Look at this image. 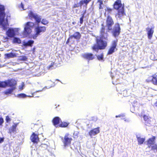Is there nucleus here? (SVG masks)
Here are the masks:
<instances>
[{
    "instance_id": "obj_42",
    "label": "nucleus",
    "mask_w": 157,
    "mask_h": 157,
    "mask_svg": "<svg viewBox=\"0 0 157 157\" xmlns=\"http://www.w3.org/2000/svg\"><path fill=\"white\" fill-rule=\"evenodd\" d=\"M6 121L8 122L10 121V119L9 117L7 116L6 117Z\"/></svg>"
},
{
    "instance_id": "obj_29",
    "label": "nucleus",
    "mask_w": 157,
    "mask_h": 157,
    "mask_svg": "<svg viewBox=\"0 0 157 157\" xmlns=\"http://www.w3.org/2000/svg\"><path fill=\"white\" fill-rule=\"evenodd\" d=\"M137 140L139 144H142L144 141V139L140 137H137Z\"/></svg>"
},
{
    "instance_id": "obj_32",
    "label": "nucleus",
    "mask_w": 157,
    "mask_h": 157,
    "mask_svg": "<svg viewBox=\"0 0 157 157\" xmlns=\"http://www.w3.org/2000/svg\"><path fill=\"white\" fill-rule=\"evenodd\" d=\"M41 23L44 25H46L48 23V22L47 20L43 19L42 20Z\"/></svg>"
},
{
    "instance_id": "obj_47",
    "label": "nucleus",
    "mask_w": 157,
    "mask_h": 157,
    "mask_svg": "<svg viewBox=\"0 0 157 157\" xmlns=\"http://www.w3.org/2000/svg\"><path fill=\"white\" fill-rule=\"evenodd\" d=\"M4 138H0V143H1L4 141Z\"/></svg>"
},
{
    "instance_id": "obj_25",
    "label": "nucleus",
    "mask_w": 157,
    "mask_h": 157,
    "mask_svg": "<svg viewBox=\"0 0 157 157\" xmlns=\"http://www.w3.org/2000/svg\"><path fill=\"white\" fill-rule=\"evenodd\" d=\"M21 40L20 38L17 37H14L13 40V43H14L20 44L21 43Z\"/></svg>"
},
{
    "instance_id": "obj_26",
    "label": "nucleus",
    "mask_w": 157,
    "mask_h": 157,
    "mask_svg": "<svg viewBox=\"0 0 157 157\" xmlns=\"http://www.w3.org/2000/svg\"><path fill=\"white\" fill-rule=\"evenodd\" d=\"M69 124V123L66 122H62L61 123L59 124V126L62 127H67Z\"/></svg>"
},
{
    "instance_id": "obj_6",
    "label": "nucleus",
    "mask_w": 157,
    "mask_h": 157,
    "mask_svg": "<svg viewBox=\"0 0 157 157\" xmlns=\"http://www.w3.org/2000/svg\"><path fill=\"white\" fill-rule=\"evenodd\" d=\"M17 84L16 81L14 80H11L4 82H0V87H5L6 86H9L12 88L15 87Z\"/></svg>"
},
{
    "instance_id": "obj_2",
    "label": "nucleus",
    "mask_w": 157,
    "mask_h": 157,
    "mask_svg": "<svg viewBox=\"0 0 157 157\" xmlns=\"http://www.w3.org/2000/svg\"><path fill=\"white\" fill-rule=\"evenodd\" d=\"M4 7L0 5V27L5 29L8 26L7 20L5 19V14L4 12Z\"/></svg>"
},
{
    "instance_id": "obj_10",
    "label": "nucleus",
    "mask_w": 157,
    "mask_h": 157,
    "mask_svg": "<svg viewBox=\"0 0 157 157\" xmlns=\"http://www.w3.org/2000/svg\"><path fill=\"white\" fill-rule=\"evenodd\" d=\"M120 28L119 24H115L113 31V35L115 37L118 36L120 34Z\"/></svg>"
},
{
    "instance_id": "obj_5",
    "label": "nucleus",
    "mask_w": 157,
    "mask_h": 157,
    "mask_svg": "<svg viewBox=\"0 0 157 157\" xmlns=\"http://www.w3.org/2000/svg\"><path fill=\"white\" fill-rule=\"evenodd\" d=\"M46 30V27L45 26H39L36 27L35 31L36 34L32 36L33 39H35L39 35L41 34L42 33H44Z\"/></svg>"
},
{
    "instance_id": "obj_52",
    "label": "nucleus",
    "mask_w": 157,
    "mask_h": 157,
    "mask_svg": "<svg viewBox=\"0 0 157 157\" xmlns=\"http://www.w3.org/2000/svg\"><path fill=\"white\" fill-rule=\"evenodd\" d=\"M154 106H157V101L155 103Z\"/></svg>"
},
{
    "instance_id": "obj_35",
    "label": "nucleus",
    "mask_w": 157,
    "mask_h": 157,
    "mask_svg": "<svg viewBox=\"0 0 157 157\" xmlns=\"http://www.w3.org/2000/svg\"><path fill=\"white\" fill-rule=\"evenodd\" d=\"M25 86L24 83V82H22L21 85L19 86V89L21 90H23Z\"/></svg>"
},
{
    "instance_id": "obj_48",
    "label": "nucleus",
    "mask_w": 157,
    "mask_h": 157,
    "mask_svg": "<svg viewBox=\"0 0 157 157\" xmlns=\"http://www.w3.org/2000/svg\"><path fill=\"white\" fill-rule=\"evenodd\" d=\"M85 1L84 0V1H81L80 2V3L81 5H82L83 4H85L84 3Z\"/></svg>"
},
{
    "instance_id": "obj_24",
    "label": "nucleus",
    "mask_w": 157,
    "mask_h": 157,
    "mask_svg": "<svg viewBox=\"0 0 157 157\" xmlns=\"http://www.w3.org/2000/svg\"><path fill=\"white\" fill-rule=\"evenodd\" d=\"M15 89V87H13L9 89L4 92V93L6 94H11L13 91Z\"/></svg>"
},
{
    "instance_id": "obj_12",
    "label": "nucleus",
    "mask_w": 157,
    "mask_h": 157,
    "mask_svg": "<svg viewBox=\"0 0 157 157\" xmlns=\"http://www.w3.org/2000/svg\"><path fill=\"white\" fill-rule=\"evenodd\" d=\"M117 40H114L113 42L112 45L109 50L108 54H111L113 52L117 51V49L116 48Z\"/></svg>"
},
{
    "instance_id": "obj_34",
    "label": "nucleus",
    "mask_w": 157,
    "mask_h": 157,
    "mask_svg": "<svg viewBox=\"0 0 157 157\" xmlns=\"http://www.w3.org/2000/svg\"><path fill=\"white\" fill-rule=\"evenodd\" d=\"M150 58L151 60H155L157 59V57L155 56V55L153 54H151L150 57Z\"/></svg>"
},
{
    "instance_id": "obj_28",
    "label": "nucleus",
    "mask_w": 157,
    "mask_h": 157,
    "mask_svg": "<svg viewBox=\"0 0 157 157\" xmlns=\"http://www.w3.org/2000/svg\"><path fill=\"white\" fill-rule=\"evenodd\" d=\"M154 78V75L152 76H150L146 79V81L147 82H152L153 83V80Z\"/></svg>"
},
{
    "instance_id": "obj_55",
    "label": "nucleus",
    "mask_w": 157,
    "mask_h": 157,
    "mask_svg": "<svg viewBox=\"0 0 157 157\" xmlns=\"http://www.w3.org/2000/svg\"><path fill=\"white\" fill-rule=\"evenodd\" d=\"M51 86L48 87V88H51Z\"/></svg>"
},
{
    "instance_id": "obj_40",
    "label": "nucleus",
    "mask_w": 157,
    "mask_h": 157,
    "mask_svg": "<svg viewBox=\"0 0 157 157\" xmlns=\"http://www.w3.org/2000/svg\"><path fill=\"white\" fill-rule=\"evenodd\" d=\"M8 38L7 37H3V41L4 42H6V41H7L8 40Z\"/></svg>"
},
{
    "instance_id": "obj_7",
    "label": "nucleus",
    "mask_w": 157,
    "mask_h": 157,
    "mask_svg": "<svg viewBox=\"0 0 157 157\" xmlns=\"http://www.w3.org/2000/svg\"><path fill=\"white\" fill-rule=\"evenodd\" d=\"M17 52H19L20 53H21L20 51L13 50L10 53L5 54L4 55L5 58V59H9L17 57L18 55V53Z\"/></svg>"
},
{
    "instance_id": "obj_46",
    "label": "nucleus",
    "mask_w": 157,
    "mask_h": 157,
    "mask_svg": "<svg viewBox=\"0 0 157 157\" xmlns=\"http://www.w3.org/2000/svg\"><path fill=\"white\" fill-rule=\"evenodd\" d=\"M127 92V91L126 90H125L123 91V94L124 96H127L126 94H126Z\"/></svg>"
},
{
    "instance_id": "obj_43",
    "label": "nucleus",
    "mask_w": 157,
    "mask_h": 157,
    "mask_svg": "<svg viewBox=\"0 0 157 157\" xmlns=\"http://www.w3.org/2000/svg\"><path fill=\"white\" fill-rule=\"evenodd\" d=\"M125 116V115L124 114H120L118 115H117L116 116V117H124Z\"/></svg>"
},
{
    "instance_id": "obj_38",
    "label": "nucleus",
    "mask_w": 157,
    "mask_h": 157,
    "mask_svg": "<svg viewBox=\"0 0 157 157\" xmlns=\"http://www.w3.org/2000/svg\"><path fill=\"white\" fill-rule=\"evenodd\" d=\"M105 10L106 11H108L109 13H110L112 11V9L110 8L107 7L106 9H105Z\"/></svg>"
},
{
    "instance_id": "obj_1",
    "label": "nucleus",
    "mask_w": 157,
    "mask_h": 157,
    "mask_svg": "<svg viewBox=\"0 0 157 157\" xmlns=\"http://www.w3.org/2000/svg\"><path fill=\"white\" fill-rule=\"evenodd\" d=\"M107 34L105 32V29L102 25V28L101 31V35L100 38L98 37L97 38V42L98 46L94 45L93 47L94 50L98 52V49H104L107 45V42L103 41V39L107 40Z\"/></svg>"
},
{
    "instance_id": "obj_21",
    "label": "nucleus",
    "mask_w": 157,
    "mask_h": 157,
    "mask_svg": "<svg viewBox=\"0 0 157 157\" xmlns=\"http://www.w3.org/2000/svg\"><path fill=\"white\" fill-rule=\"evenodd\" d=\"M34 41L30 40L28 41H24L23 42V44L24 46H31L34 43Z\"/></svg>"
},
{
    "instance_id": "obj_49",
    "label": "nucleus",
    "mask_w": 157,
    "mask_h": 157,
    "mask_svg": "<svg viewBox=\"0 0 157 157\" xmlns=\"http://www.w3.org/2000/svg\"><path fill=\"white\" fill-rule=\"evenodd\" d=\"M144 119L145 121H146L147 118V117L146 116H144Z\"/></svg>"
},
{
    "instance_id": "obj_9",
    "label": "nucleus",
    "mask_w": 157,
    "mask_h": 157,
    "mask_svg": "<svg viewBox=\"0 0 157 157\" xmlns=\"http://www.w3.org/2000/svg\"><path fill=\"white\" fill-rule=\"evenodd\" d=\"M72 140L71 136L68 134H66L64 136L63 142L65 146H68Z\"/></svg>"
},
{
    "instance_id": "obj_41",
    "label": "nucleus",
    "mask_w": 157,
    "mask_h": 157,
    "mask_svg": "<svg viewBox=\"0 0 157 157\" xmlns=\"http://www.w3.org/2000/svg\"><path fill=\"white\" fill-rule=\"evenodd\" d=\"M98 2L99 3V4L100 5H101L103 4V1L101 0H98Z\"/></svg>"
},
{
    "instance_id": "obj_14",
    "label": "nucleus",
    "mask_w": 157,
    "mask_h": 157,
    "mask_svg": "<svg viewBox=\"0 0 157 157\" xmlns=\"http://www.w3.org/2000/svg\"><path fill=\"white\" fill-rule=\"evenodd\" d=\"M118 13L116 15V18H120L123 16L125 14L124 9V6L118 9Z\"/></svg>"
},
{
    "instance_id": "obj_13",
    "label": "nucleus",
    "mask_w": 157,
    "mask_h": 157,
    "mask_svg": "<svg viewBox=\"0 0 157 157\" xmlns=\"http://www.w3.org/2000/svg\"><path fill=\"white\" fill-rule=\"evenodd\" d=\"M113 24V21L110 16H108L106 20V25L109 30L112 29V25Z\"/></svg>"
},
{
    "instance_id": "obj_56",
    "label": "nucleus",
    "mask_w": 157,
    "mask_h": 157,
    "mask_svg": "<svg viewBox=\"0 0 157 157\" xmlns=\"http://www.w3.org/2000/svg\"><path fill=\"white\" fill-rule=\"evenodd\" d=\"M57 106H56V107H56V108H57Z\"/></svg>"
},
{
    "instance_id": "obj_44",
    "label": "nucleus",
    "mask_w": 157,
    "mask_h": 157,
    "mask_svg": "<svg viewBox=\"0 0 157 157\" xmlns=\"http://www.w3.org/2000/svg\"><path fill=\"white\" fill-rule=\"evenodd\" d=\"M83 16L80 18V22L81 24H82L83 21Z\"/></svg>"
},
{
    "instance_id": "obj_27",
    "label": "nucleus",
    "mask_w": 157,
    "mask_h": 157,
    "mask_svg": "<svg viewBox=\"0 0 157 157\" xmlns=\"http://www.w3.org/2000/svg\"><path fill=\"white\" fill-rule=\"evenodd\" d=\"M97 57L98 60L101 61H104L103 59V55L102 54L98 55L97 56Z\"/></svg>"
},
{
    "instance_id": "obj_15",
    "label": "nucleus",
    "mask_w": 157,
    "mask_h": 157,
    "mask_svg": "<svg viewBox=\"0 0 157 157\" xmlns=\"http://www.w3.org/2000/svg\"><path fill=\"white\" fill-rule=\"evenodd\" d=\"M146 30L147 32L148 38L149 39H150L152 37L154 32V28L148 27L146 29Z\"/></svg>"
},
{
    "instance_id": "obj_23",
    "label": "nucleus",
    "mask_w": 157,
    "mask_h": 157,
    "mask_svg": "<svg viewBox=\"0 0 157 157\" xmlns=\"http://www.w3.org/2000/svg\"><path fill=\"white\" fill-rule=\"evenodd\" d=\"M16 127L17 125H13L10 129V133H15L16 132Z\"/></svg>"
},
{
    "instance_id": "obj_51",
    "label": "nucleus",
    "mask_w": 157,
    "mask_h": 157,
    "mask_svg": "<svg viewBox=\"0 0 157 157\" xmlns=\"http://www.w3.org/2000/svg\"><path fill=\"white\" fill-rule=\"evenodd\" d=\"M99 9H102L103 8V7H102L101 5L99 6Z\"/></svg>"
},
{
    "instance_id": "obj_53",
    "label": "nucleus",
    "mask_w": 157,
    "mask_h": 157,
    "mask_svg": "<svg viewBox=\"0 0 157 157\" xmlns=\"http://www.w3.org/2000/svg\"><path fill=\"white\" fill-rule=\"evenodd\" d=\"M124 121L126 122H129V120L128 119L125 120Z\"/></svg>"
},
{
    "instance_id": "obj_39",
    "label": "nucleus",
    "mask_w": 157,
    "mask_h": 157,
    "mask_svg": "<svg viewBox=\"0 0 157 157\" xmlns=\"http://www.w3.org/2000/svg\"><path fill=\"white\" fill-rule=\"evenodd\" d=\"M3 122L4 120L3 119L2 117H0V126L2 125Z\"/></svg>"
},
{
    "instance_id": "obj_36",
    "label": "nucleus",
    "mask_w": 157,
    "mask_h": 157,
    "mask_svg": "<svg viewBox=\"0 0 157 157\" xmlns=\"http://www.w3.org/2000/svg\"><path fill=\"white\" fill-rule=\"evenodd\" d=\"M19 59L20 60H21L25 61L27 59V58H26V57H25V56H22V57H20L19 58Z\"/></svg>"
},
{
    "instance_id": "obj_30",
    "label": "nucleus",
    "mask_w": 157,
    "mask_h": 157,
    "mask_svg": "<svg viewBox=\"0 0 157 157\" xmlns=\"http://www.w3.org/2000/svg\"><path fill=\"white\" fill-rule=\"evenodd\" d=\"M27 96L30 97L29 96H28L25 94H17V97L19 98H25Z\"/></svg>"
},
{
    "instance_id": "obj_31",
    "label": "nucleus",
    "mask_w": 157,
    "mask_h": 157,
    "mask_svg": "<svg viewBox=\"0 0 157 157\" xmlns=\"http://www.w3.org/2000/svg\"><path fill=\"white\" fill-rule=\"evenodd\" d=\"M153 84L155 85H157V76L154 75V78L153 80Z\"/></svg>"
},
{
    "instance_id": "obj_17",
    "label": "nucleus",
    "mask_w": 157,
    "mask_h": 157,
    "mask_svg": "<svg viewBox=\"0 0 157 157\" xmlns=\"http://www.w3.org/2000/svg\"><path fill=\"white\" fill-rule=\"evenodd\" d=\"M30 139L32 142L34 143H37L39 141V138L37 135L33 133L30 137Z\"/></svg>"
},
{
    "instance_id": "obj_37",
    "label": "nucleus",
    "mask_w": 157,
    "mask_h": 157,
    "mask_svg": "<svg viewBox=\"0 0 157 157\" xmlns=\"http://www.w3.org/2000/svg\"><path fill=\"white\" fill-rule=\"evenodd\" d=\"M24 6V5L22 3H21V4L19 6V8L21 10H25Z\"/></svg>"
},
{
    "instance_id": "obj_4",
    "label": "nucleus",
    "mask_w": 157,
    "mask_h": 157,
    "mask_svg": "<svg viewBox=\"0 0 157 157\" xmlns=\"http://www.w3.org/2000/svg\"><path fill=\"white\" fill-rule=\"evenodd\" d=\"M20 30V29L19 28H10L6 32V33L8 37L12 38L14 37L15 35H18Z\"/></svg>"
},
{
    "instance_id": "obj_19",
    "label": "nucleus",
    "mask_w": 157,
    "mask_h": 157,
    "mask_svg": "<svg viewBox=\"0 0 157 157\" xmlns=\"http://www.w3.org/2000/svg\"><path fill=\"white\" fill-rule=\"evenodd\" d=\"M83 58L88 59L92 60L94 58V56L91 53H86L84 54L83 55Z\"/></svg>"
},
{
    "instance_id": "obj_18",
    "label": "nucleus",
    "mask_w": 157,
    "mask_h": 157,
    "mask_svg": "<svg viewBox=\"0 0 157 157\" xmlns=\"http://www.w3.org/2000/svg\"><path fill=\"white\" fill-rule=\"evenodd\" d=\"M155 137L153 136L151 138H149L147 141V145L149 147H150L155 143Z\"/></svg>"
},
{
    "instance_id": "obj_20",
    "label": "nucleus",
    "mask_w": 157,
    "mask_h": 157,
    "mask_svg": "<svg viewBox=\"0 0 157 157\" xmlns=\"http://www.w3.org/2000/svg\"><path fill=\"white\" fill-rule=\"evenodd\" d=\"M60 119L59 117L55 118L53 120V123L54 126L56 127L59 126Z\"/></svg>"
},
{
    "instance_id": "obj_33",
    "label": "nucleus",
    "mask_w": 157,
    "mask_h": 157,
    "mask_svg": "<svg viewBox=\"0 0 157 157\" xmlns=\"http://www.w3.org/2000/svg\"><path fill=\"white\" fill-rule=\"evenodd\" d=\"M150 147L151 148L152 150H155L157 151V144H154L151 146Z\"/></svg>"
},
{
    "instance_id": "obj_54",
    "label": "nucleus",
    "mask_w": 157,
    "mask_h": 157,
    "mask_svg": "<svg viewBox=\"0 0 157 157\" xmlns=\"http://www.w3.org/2000/svg\"><path fill=\"white\" fill-rule=\"evenodd\" d=\"M111 77H112V78H113V79H114V77H113L112 76H111Z\"/></svg>"
},
{
    "instance_id": "obj_50",
    "label": "nucleus",
    "mask_w": 157,
    "mask_h": 157,
    "mask_svg": "<svg viewBox=\"0 0 157 157\" xmlns=\"http://www.w3.org/2000/svg\"><path fill=\"white\" fill-rule=\"evenodd\" d=\"M92 120L94 121H96L97 120V118L96 117H94Z\"/></svg>"
},
{
    "instance_id": "obj_8",
    "label": "nucleus",
    "mask_w": 157,
    "mask_h": 157,
    "mask_svg": "<svg viewBox=\"0 0 157 157\" xmlns=\"http://www.w3.org/2000/svg\"><path fill=\"white\" fill-rule=\"evenodd\" d=\"M28 16L31 19H34L36 21L39 23L41 21V18L40 16L34 13L32 11H30L29 13Z\"/></svg>"
},
{
    "instance_id": "obj_3",
    "label": "nucleus",
    "mask_w": 157,
    "mask_h": 157,
    "mask_svg": "<svg viewBox=\"0 0 157 157\" xmlns=\"http://www.w3.org/2000/svg\"><path fill=\"white\" fill-rule=\"evenodd\" d=\"M34 26V24L32 22H27L24 25V31L22 33L23 37H27L32 32V29Z\"/></svg>"
},
{
    "instance_id": "obj_22",
    "label": "nucleus",
    "mask_w": 157,
    "mask_h": 157,
    "mask_svg": "<svg viewBox=\"0 0 157 157\" xmlns=\"http://www.w3.org/2000/svg\"><path fill=\"white\" fill-rule=\"evenodd\" d=\"M81 36L78 32H76L73 35L71 36L70 38H72L74 37L77 40H79L81 37Z\"/></svg>"
},
{
    "instance_id": "obj_11",
    "label": "nucleus",
    "mask_w": 157,
    "mask_h": 157,
    "mask_svg": "<svg viewBox=\"0 0 157 157\" xmlns=\"http://www.w3.org/2000/svg\"><path fill=\"white\" fill-rule=\"evenodd\" d=\"M100 132V128L98 127L94 128L89 131V134L91 138L98 134Z\"/></svg>"
},
{
    "instance_id": "obj_45",
    "label": "nucleus",
    "mask_w": 157,
    "mask_h": 157,
    "mask_svg": "<svg viewBox=\"0 0 157 157\" xmlns=\"http://www.w3.org/2000/svg\"><path fill=\"white\" fill-rule=\"evenodd\" d=\"M84 3L86 4V5L89 2L91 1V0H84Z\"/></svg>"
},
{
    "instance_id": "obj_16",
    "label": "nucleus",
    "mask_w": 157,
    "mask_h": 157,
    "mask_svg": "<svg viewBox=\"0 0 157 157\" xmlns=\"http://www.w3.org/2000/svg\"><path fill=\"white\" fill-rule=\"evenodd\" d=\"M114 8L115 9L118 10L122 8V6L121 0H117L114 4Z\"/></svg>"
}]
</instances>
